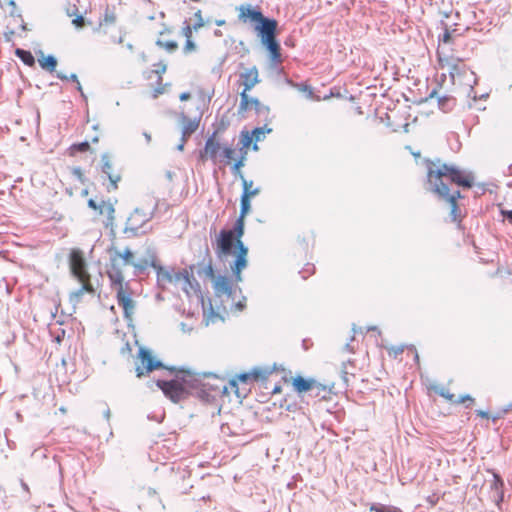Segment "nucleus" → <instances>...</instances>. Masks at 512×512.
I'll use <instances>...</instances> for the list:
<instances>
[{
  "label": "nucleus",
  "mask_w": 512,
  "mask_h": 512,
  "mask_svg": "<svg viewBox=\"0 0 512 512\" xmlns=\"http://www.w3.org/2000/svg\"><path fill=\"white\" fill-rule=\"evenodd\" d=\"M157 209H158V200L156 201L152 210L149 213L144 212L140 208H135L133 210V212L131 213L130 217L128 218V223L136 222L135 221L136 217L139 215H141L143 218L140 221V223H132L131 226H125V228L123 230L124 234H126L128 238H135V237H139V236H142V235L150 232L152 230V227H150L149 229H143V228L151 219H153V217L156 214Z\"/></svg>",
  "instance_id": "nucleus-5"
},
{
  "label": "nucleus",
  "mask_w": 512,
  "mask_h": 512,
  "mask_svg": "<svg viewBox=\"0 0 512 512\" xmlns=\"http://www.w3.org/2000/svg\"><path fill=\"white\" fill-rule=\"evenodd\" d=\"M454 105L455 99L451 96H442L438 98V106L444 112L452 110Z\"/></svg>",
  "instance_id": "nucleus-27"
},
{
  "label": "nucleus",
  "mask_w": 512,
  "mask_h": 512,
  "mask_svg": "<svg viewBox=\"0 0 512 512\" xmlns=\"http://www.w3.org/2000/svg\"><path fill=\"white\" fill-rule=\"evenodd\" d=\"M35 53L37 55V61L43 70L49 73H53L56 71L57 58L54 55H45L42 50H38Z\"/></svg>",
  "instance_id": "nucleus-21"
},
{
  "label": "nucleus",
  "mask_w": 512,
  "mask_h": 512,
  "mask_svg": "<svg viewBox=\"0 0 512 512\" xmlns=\"http://www.w3.org/2000/svg\"><path fill=\"white\" fill-rule=\"evenodd\" d=\"M101 162H102L101 171L107 175L113 189H116L117 183L120 181L121 177L119 175H113L111 173L112 164H111L110 156L108 153H103L101 155Z\"/></svg>",
  "instance_id": "nucleus-22"
},
{
  "label": "nucleus",
  "mask_w": 512,
  "mask_h": 512,
  "mask_svg": "<svg viewBox=\"0 0 512 512\" xmlns=\"http://www.w3.org/2000/svg\"><path fill=\"white\" fill-rule=\"evenodd\" d=\"M113 257H116L117 260L119 258H121L124 262V264H131L134 263L132 261V258H133V253L132 251L130 250V248H126L123 253H119V252H116L115 255Z\"/></svg>",
  "instance_id": "nucleus-33"
},
{
  "label": "nucleus",
  "mask_w": 512,
  "mask_h": 512,
  "mask_svg": "<svg viewBox=\"0 0 512 512\" xmlns=\"http://www.w3.org/2000/svg\"><path fill=\"white\" fill-rule=\"evenodd\" d=\"M292 385L294 390L299 393L313 392L315 389L326 391L325 385L317 382L313 378H304L301 375H297L293 378Z\"/></svg>",
  "instance_id": "nucleus-11"
},
{
  "label": "nucleus",
  "mask_w": 512,
  "mask_h": 512,
  "mask_svg": "<svg viewBox=\"0 0 512 512\" xmlns=\"http://www.w3.org/2000/svg\"><path fill=\"white\" fill-rule=\"evenodd\" d=\"M85 292L79 287L76 291L71 293V301L79 302Z\"/></svg>",
  "instance_id": "nucleus-51"
},
{
  "label": "nucleus",
  "mask_w": 512,
  "mask_h": 512,
  "mask_svg": "<svg viewBox=\"0 0 512 512\" xmlns=\"http://www.w3.org/2000/svg\"><path fill=\"white\" fill-rule=\"evenodd\" d=\"M196 50V44L191 40V38L186 39L183 52L184 53H190L192 51Z\"/></svg>",
  "instance_id": "nucleus-45"
},
{
  "label": "nucleus",
  "mask_w": 512,
  "mask_h": 512,
  "mask_svg": "<svg viewBox=\"0 0 512 512\" xmlns=\"http://www.w3.org/2000/svg\"><path fill=\"white\" fill-rule=\"evenodd\" d=\"M436 95H437V89H436V88H434V89L429 93V95L424 99V101H428L429 99L434 98Z\"/></svg>",
  "instance_id": "nucleus-63"
},
{
  "label": "nucleus",
  "mask_w": 512,
  "mask_h": 512,
  "mask_svg": "<svg viewBox=\"0 0 512 512\" xmlns=\"http://www.w3.org/2000/svg\"><path fill=\"white\" fill-rule=\"evenodd\" d=\"M491 494H492L491 495L492 499L494 500L496 505L499 507L501 502H503V500H504V489H501L499 491L491 492Z\"/></svg>",
  "instance_id": "nucleus-42"
},
{
  "label": "nucleus",
  "mask_w": 512,
  "mask_h": 512,
  "mask_svg": "<svg viewBox=\"0 0 512 512\" xmlns=\"http://www.w3.org/2000/svg\"><path fill=\"white\" fill-rule=\"evenodd\" d=\"M476 415L481 418H486V419L489 418V413L487 411H483V410H476Z\"/></svg>",
  "instance_id": "nucleus-59"
},
{
  "label": "nucleus",
  "mask_w": 512,
  "mask_h": 512,
  "mask_svg": "<svg viewBox=\"0 0 512 512\" xmlns=\"http://www.w3.org/2000/svg\"><path fill=\"white\" fill-rule=\"evenodd\" d=\"M107 275L112 287H114L116 290L117 288H126V283L124 284V276L120 266L117 263L116 257L110 258V268L107 270Z\"/></svg>",
  "instance_id": "nucleus-15"
},
{
  "label": "nucleus",
  "mask_w": 512,
  "mask_h": 512,
  "mask_svg": "<svg viewBox=\"0 0 512 512\" xmlns=\"http://www.w3.org/2000/svg\"><path fill=\"white\" fill-rule=\"evenodd\" d=\"M218 130H215L206 140L204 151L200 152L201 159L204 158V155H209V158L213 161H216L218 150L220 149V144L215 140Z\"/></svg>",
  "instance_id": "nucleus-19"
},
{
  "label": "nucleus",
  "mask_w": 512,
  "mask_h": 512,
  "mask_svg": "<svg viewBox=\"0 0 512 512\" xmlns=\"http://www.w3.org/2000/svg\"><path fill=\"white\" fill-rule=\"evenodd\" d=\"M391 351L393 352V355L396 358L398 355H400L404 352V346L401 345V346L392 347Z\"/></svg>",
  "instance_id": "nucleus-54"
},
{
  "label": "nucleus",
  "mask_w": 512,
  "mask_h": 512,
  "mask_svg": "<svg viewBox=\"0 0 512 512\" xmlns=\"http://www.w3.org/2000/svg\"><path fill=\"white\" fill-rule=\"evenodd\" d=\"M314 271H315L314 265L313 264H307L306 268L303 271H301L300 273L302 274V278L306 279L307 276L313 274Z\"/></svg>",
  "instance_id": "nucleus-49"
},
{
  "label": "nucleus",
  "mask_w": 512,
  "mask_h": 512,
  "mask_svg": "<svg viewBox=\"0 0 512 512\" xmlns=\"http://www.w3.org/2000/svg\"><path fill=\"white\" fill-rule=\"evenodd\" d=\"M7 5L9 7V14L12 16V17H20V13L17 12V7H16V3L14 0H9L7 2Z\"/></svg>",
  "instance_id": "nucleus-44"
},
{
  "label": "nucleus",
  "mask_w": 512,
  "mask_h": 512,
  "mask_svg": "<svg viewBox=\"0 0 512 512\" xmlns=\"http://www.w3.org/2000/svg\"><path fill=\"white\" fill-rule=\"evenodd\" d=\"M240 79L242 80V84L244 86L243 91L251 90L256 84L260 82L257 67L253 66L245 72L241 73Z\"/></svg>",
  "instance_id": "nucleus-20"
},
{
  "label": "nucleus",
  "mask_w": 512,
  "mask_h": 512,
  "mask_svg": "<svg viewBox=\"0 0 512 512\" xmlns=\"http://www.w3.org/2000/svg\"><path fill=\"white\" fill-rule=\"evenodd\" d=\"M235 150L230 146H224L221 156L226 160L225 163L229 164L230 160L234 159Z\"/></svg>",
  "instance_id": "nucleus-37"
},
{
  "label": "nucleus",
  "mask_w": 512,
  "mask_h": 512,
  "mask_svg": "<svg viewBox=\"0 0 512 512\" xmlns=\"http://www.w3.org/2000/svg\"><path fill=\"white\" fill-rule=\"evenodd\" d=\"M267 132V133H270L272 132V128H269L267 127V125H264L263 127H255L253 130H252V135L254 137V145H253V150H257L258 149V145H257V142L261 141L262 138H263V135L264 133Z\"/></svg>",
  "instance_id": "nucleus-26"
},
{
  "label": "nucleus",
  "mask_w": 512,
  "mask_h": 512,
  "mask_svg": "<svg viewBox=\"0 0 512 512\" xmlns=\"http://www.w3.org/2000/svg\"><path fill=\"white\" fill-rule=\"evenodd\" d=\"M90 149V144L88 141H83L79 143H74L71 145V152H86Z\"/></svg>",
  "instance_id": "nucleus-35"
},
{
  "label": "nucleus",
  "mask_w": 512,
  "mask_h": 512,
  "mask_svg": "<svg viewBox=\"0 0 512 512\" xmlns=\"http://www.w3.org/2000/svg\"><path fill=\"white\" fill-rule=\"evenodd\" d=\"M154 66L156 67L154 72L159 75V80H162L161 75L166 72V69H167L166 64L163 62H159V63L155 64Z\"/></svg>",
  "instance_id": "nucleus-46"
},
{
  "label": "nucleus",
  "mask_w": 512,
  "mask_h": 512,
  "mask_svg": "<svg viewBox=\"0 0 512 512\" xmlns=\"http://www.w3.org/2000/svg\"><path fill=\"white\" fill-rule=\"evenodd\" d=\"M213 289L217 297L225 295L230 298L235 292L231 280L225 275H217L213 279Z\"/></svg>",
  "instance_id": "nucleus-13"
},
{
  "label": "nucleus",
  "mask_w": 512,
  "mask_h": 512,
  "mask_svg": "<svg viewBox=\"0 0 512 512\" xmlns=\"http://www.w3.org/2000/svg\"><path fill=\"white\" fill-rule=\"evenodd\" d=\"M56 77L64 81H68V76L63 74L62 72H57Z\"/></svg>",
  "instance_id": "nucleus-64"
},
{
  "label": "nucleus",
  "mask_w": 512,
  "mask_h": 512,
  "mask_svg": "<svg viewBox=\"0 0 512 512\" xmlns=\"http://www.w3.org/2000/svg\"><path fill=\"white\" fill-rule=\"evenodd\" d=\"M88 206L94 210H99V207H101V205H98L94 199L88 200Z\"/></svg>",
  "instance_id": "nucleus-56"
},
{
  "label": "nucleus",
  "mask_w": 512,
  "mask_h": 512,
  "mask_svg": "<svg viewBox=\"0 0 512 512\" xmlns=\"http://www.w3.org/2000/svg\"><path fill=\"white\" fill-rule=\"evenodd\" d=\"M148 266L152 267L157 271V267H161L162 265L159 264L157 257L155 255L151 256V259L148 260Z\"/></svg>",
  "instance_id": "nucleus-52"
},
{
  "label": "nucleus",
  "mask_w": 512,
  "mask_h": 512,
  "mask_svg": "<svg viewBox=\"0 0 512 512\" xmlns=\"http://www.w3.org/2000/svg\"><path fill=\"white\" fill-rule=\"evenodd\" d=\"M185 143H186V139H185L184 137H181V139H180V143L177 145L176 149H177L178 151H183V150H184Z\"/></svg>",
  "instance_id": "nucleus-61"
},
{
  "label": "nucleus",
  "mask_w": 512,
  "mask_h": 512,
  "mask_svg": "<svg viewBox=\"0 0 512 512\" xmlns=\"http://www.w3.org/2000/svg\"><path fill=\"white\" fill-rule=\"evenodd\" d=\"M116 21V16L113 12H110L109 9H106L104 14V22L107 24H114Z\"/></svg>",
  "instance_id": "nucleus-47"
},
{
  "label": "nucleus",
  "mask_w": 512,
  "mask_h": 512,
  "mask_svg": "<svg viewBox=\"0 0 512 512\" xmlns=\"http://www.w3.org/2000/svg\"><path fill=\"white\" fill-rule=\"evenodd\" d=\"M241 136V143L242 148L240 149V152L246 151L245 148L249 147L252 141L254 140V137L252 133H249L248 131L243 130L240 134Z\"/></svg>",
  "instance_id": "nucleus-32"
},
{
  "label": "nucleus",
  "mask_w": 512,
  "mask_h": 512,
  "mask_svg": "<svg viewBox=\"0 0 512 512\" xmlns=\"http://www.w3.org/2000/svg\"><path fill=\"white\" fill-rule=\"evenodd\" d=\"M435 392L439 396H441V397L445 398L446 400H448L449 402L455 404L456 396L453 393H451L448 389H446L444 387H439V388L435 389Z\"/></svg>",
  "instance_id": "nucleus-34"
},
{
  "label": "nucleus",
  "mask_w": 512,
  "mask_h": 512,
  "mask_svg": "<svg viewBox=\"0 0 512 512\" xmlns=\"http://www.w3.org/2000/svg\"><path fill=\"white\" fill-rule=\"evenodd\" d=\"M114 212H115V209L111 203H105L104 201H102L101 207H99L100 214L106 213L110 219H113Z\"/></svg>",
  "instance_id": "nucleus-36"
},
{
  "label": "nucleus",
  "mask_w": 512,
  "mask_h": 512,
  "mask_svg": "<svg viewBox=\"0 0 512 512\" xmlns=\"http://www.w3.org/2000/svg\"><path fill=\"white\" fill-rule=\"evenodd\" d=\"M500 213L503 216L504 220L509 222L512 219V210L501 209Z\"/></svg>",
  "instance_id": "nucleus-53"
},
{
  "label": "nucleus",
  "mask_w": 512,
  "mask_h": 512,
  "mask_svg": "<svg viewBox=\"0 0 512 512\" xmlns=\"http://www.w3.org/2000/svg\"><path fill=\"white\" fill-rule=\"evenodd\" d=\"M194 269L195 265L192 264L189 266L187 277L183 280L182 290L188 297H190L192 291L197 297L203 299L200 283L193 275Z\"/></svg>",
  "instance_id": "nucleus-14"
},
{
  "label": "nucleus",
  "mask_w": 512,
  "mask_h": 512,
  "mask_svg": "<svg viewBox=\"0 0 512 512\" xmlns=\"http://www.w3.org/2000/svg\"><path fill=\"white\" fill-rule=\"evenodd\" d=\"M73 174H74L75 176H77L79 180H81V181H82V176H83V174H82V171H81V168H80V167H76V168H74V169H73Z\"/></svg>",
  "instance_id": "nucleus-58"
},
{
  "label": "nucleus",
  "mask_w": 512,
  "mask_h": 512,
  "mask_svg": "<svg viewBox=\"0 0 512 512\" xmlns=\"http://www.w3.org/2000/svg\"><path fill=\"white\" fill-rule=\"evenodd\" d=\"M370 511L374 512H402V510L398 507L392 505H386L382 503H372L370 506Z\"/></svg>",
  "instance_id": "nucleus-28"
},
{
  "label": "nucleus",
  "mask_w": 512,
  "mask_h": 512,
  "mask_svg": "<svg viewBox=\"0 0 512 512\" xmlns=\"http://www.w3.org/2000/svg\"><path fill=\"white\" fill-rule=\"evenodd\" d=\"M275 368V364L271 369L254 367L250 372H242L240 374H237L233 379L230 380V386L232 388H236V393H238V382H241L243 384H249L252 382L265 381L267 380L269 375L272 374ZM237 395L239 396V394Z\"/></svg>",
  "instance_id": "nucleus-7"
},
{
  "label": "nucleus",
  "mask_w": 512,
  "mask_h": 512,
  "mask_svg": "<svg viewBox=\"0 0 512 512\" xmlns=\"http://www.w3.org/2000/svg\"><path fill=\"white\" fill-rule=\"evenodd\" d=\"M181 122L183 123L181 137H184L187 140V138L198 129L200 118L190 119L188 116L182 113Z\"/></svg>",
  "instance_id": "nucleus-23"
},
{
  "label": "nucleus",
  "mask_w": 512,
  "mask_h": 512,
  "mask_svg": "<svg viewBox=\"0 0 512 512\" xmlns=\"http://www.w3.org/2000/svg\"><path fill=\"white\" fill-rule=\"evenodd\" d=\"M194 16L196 18V22L193 24V29L195 31H197L198 29H200L201 27L204 26V21L202 18L201 10H198L197 12H195Z\"/></svg>",
  "instance_id": "nucleus-43"
},
{
  "label": "nucleus",
  "mask_w": 512,
  "mask_h": 512,
  "mask_svg": "<svg viewBox=\"0 0 512 512\" xmlns=\"http://www.w3.org/2000/svg\"><path fill=\"white\" fill-rule=\"evenodd\" d=\"M244 232L243 228L241 231L235 230V224L231 229L220 230L216 238L215 254L221 262L226 261L232 254L236 256L242 252L244 256H248V247L242 241Z\"/></svg>",
  "instance_id": "nucleus-4"
},
{
  "label": "nucleus",
  "mask_w": 512,
  "mask_h": 512,
  "mask_svg": "<svg viewBox=\"0 0 512 512\" xmlns=\"http://www.w3.org/2000/svg\"><path fill=\"white\" fill-rule=\"evenodd\" d=\"M302 90L305 92H308L309 98L313 97V91H312L311 86L304 84V85H302Z\"/></svg>",
  "instance_id": "nucleus-57"
},
{
  "label": "nucleus",
  "mask_w": 512,
  "mask_h": 512,
  "mask_svg": "<svg viewBox=\"0 0 512 512\" xmlns=\"http://www.w3.org/2000/svg\"><path fill=\"white\" fill-rule=\"evenodd\" d=\"M249 105H252L258 114H269L268 106L263 105L258 98L249 97L247 91H242L240 93V105L238 108V113L242 114L243 112L247 111Z\"/></svg>",
  "instance_id": "nucleus-12"
},
{
  "label": "nucleus",
  "mask_w": 512,
  "mask_h": 512,
  "mask_svg": "<svg viewBox=\"0 0 512 512\" xmlns=\"http://www.w3.org/2000/svg\"><path fill=\"white\" fill-rule=\"evenodd\" d=\"M89 275L84 276V280H82V285L80 286L83 292H87L90 294H94L95 290L93 288V285L89 281Z\"/></svg>",
  "instance_id": "nucleus-39"
},
{
  "label": "nucleus",
  "mask_w": 512,
  "mask_h": 512,
  "mask_svg": "<svg viewBox=\"0 0 512 512\" xmlns=\"http://www.w3.org/2000/svg\"><path fill=\"white\" fill-rule=\"evenodd\" d=\"M439 200L445 201L450 204V216L453 222L460 221V209L457 205V200L462 198L461 192L459 190H454L452 193H448V195L435 194Z\"/></svg>",
  "instance_id": "nucleus-16"
},
{
  "label": "nucleus",
  "mask_w": 512,
  "mask_h": 512,
  "mask_svg": "<svg viewBox=\"0 0 512 512\" xmlns=\"http://www.w3.org/2000/svg\"><path fill=\"white\" fill-rule=\"evenodd\" d=\"M239 19L243 22L255 23V31L260 38L262 46L268 51L270 60L274 64L282 62L281 46L277 40V27L278 22L274 18H269L263 15L258 6L252 7L251 5H240Z\"/></svg>",
  "instance_id": "nucleus-1"
},
{
  "label": "nucleus",
  "mask_w": 512,
  "mask_h": 512,
  "mask_svg": "<svg viewBox=\"0 0 512 512\" xmlns=\"http://www.w3.org/2000/svg\"><path fill=\"white\" fill-rule=\"evenodd\" d=\"M189 268L188 269H183L182 271H175V269L173 268V272H172V283L173 282H178V281H183L185 277H187V272H188Z\"/></svg>",
  "instance_id": "nucleus-40"
},
{
  "label": "nucleus",
  "mask_w": 512,
  "mask_h": 512,
  "mask_svg": "<svg viewBox=\"0 0 512 512\" xmlns=\"http://www.w3.org/2000/svg\"><path fill=\"white\" fill-rule=\"evenodd\" d=\"M442 40L445 43H449L451 41V35H450L448 30H445V32L443 34V37H442Z\"/></svg>",
  "instance_id": "nucleus-60"
},
{
  "label": "nucleus",
  "mask_w": 512,
  "mask_h": 512,
  "mask_svg": "<svg viewBox=\"0 0 512 512\" xmlns=\"http://www.w3.org/2000/svg\"><path fill=\"white\" fill-rule=\"evenodd\" d=\"M474 180L472 172H465L454 164L440 163V159H437L435 169L430 164L428 165L427 190L434 194L448 195V193H452L448 182L464 189H470L474 185Z\"/></svg>",
  "instance_id": "nucleus-3"
},
{
  "label": "nucleus",
  "mask_w": 512,
  "mask_h": 512,
  "mask_svg": "<svg viewBox=\"0 0 512 512\" xmlns=\"http://www.w3.org/2000/svg\"><path fill=\"white\" fill-rule=\"evenodd\" d=\"M245 302H246V297H245V296H242V299H241V300H239V301L235 304V307H236L238 310L242 311V310L246 307Z\"/></svg>",
  "instance_id": "nucleus-55"
},
{
  "label": "nucleus",
  "mask_w": 512,
  "mask_h": 512,
  "mask_svg": "<svg viewBox=\"0 0 512 512\" xmlns=\"http://www.w3.org/2000/svg\"><path fill=\"white\" fill-rule=\"evenodd\" d=\"M85 23V19L82 15H76V17L72 20V24L76 28H82Z\"/></svg>",
  "instance_id": "nucleus-50"
},
{
  "label": "nucleus",
  "mask_w": 512,
  "mask_h": 512,
  "mask_svg": "<svg viewBox=\"0 0 512 512\" xmlns=\"http://www.w3.org/2000/svg\"><path fill=\"white\" fill-rule=\"evenodd\" d=\"M185 26L182 28V34L186 39L192 38L193 26H190L187 21L184 22Z\"/></svg>",
  "instance_id": "nucleus-48"
},
{
  "label": "nucleus",
  "mask_w": 512,
  "mask_h": 512,
  "mask_svg": "<svg viewBox=\"0 0 512 512\" xmlns=\"http://www.w3.org/2000/svg\"><path fill=\"white\" fill-rule=\"evenodd\" d=\"M116 298L118 305L123 309L124 319L128 323L132 322V315L134 314L136 303L131 298L128 283H126V288H117Z\"/></svg>",
  "instance_id": "nucleus-9"
},
{
  "label": "nucleus",
  "mask_w": 512,
  "mask_h": 512,
  "mask_svg": "<svg viewBox=\"0 0 512 512\" xmlns=\"http://www.w3.org/2000/svg\"><path fill=\"white\" fill-rule=\"evenodd\" d=\"M247 265V256H244L242 252L239 255H236V257L234 258L233 262L230 265L232 275L236 283L242 282V271L247 267Z\"/></svg>",
  "instance_id": "nucleus-18"
},
{
  "label": "nucleus",
  "mask_w": 512,
  "mask_h": 512,
  "mask_svg": "<svg viewBox=\"0 0 512 512\" xmlns=\"http://www.w3.org/2000/svg\"><path fill=\"white\" fill-rule=\"evenodd\" d=\"M190 97H191V94L189 92H182L179 96V99L181 101H186V100L190 99Z\"/></svg>",
  "instance_id": "nucleus-62"
},
{
  "label": "nucleus",
  "mask_w": 512,
  "mask_h": 512,
  "mask_svg": "<svg viewBox=\"0 0 512 512\" xmlns=\"http://www.w3.org/2000/svg\"><path fill=\"white\" fill-rule=\"evenodd\" d=\"M211 372L194 373L190 370L181 369L174 379L157 380L156 385L162 390L165 397L173 403H179L186 399L193 390L197 391L199 398L208 401L210 395L206 391L205 378L212 376Z\"/></svg>",
  "instance_id": "nucleus-2"
},
{
  "label": "nucleus",
  "mask_w": 512,
  "mask_h": 512,
  "mask_svg": "<svg viewBox=\"0 0 512 512\" xmlns=\"http://www.w3.org/2000/svg\"><path fill=\"white\" fill-rule=\"evenodd\" d=\"M493 475V481L490 484V490L491 492L499 491L501 489H504V481L499 473L492 471Z\"/></svg>",
  "instance_id": "nucleus-31"
},
{
  "label": "nucleus",
  "mask_w": 512,
  "mask_h": 512,
  "mask_svg": "<svg viewBox=\"0 0 512 512\" xmlns=\"http://www.w3.org/2000/svg\"><path fill=\"white\" fill-rule=\"evenodd\" d=\"M172 272L173 267H157V284L160 288L164 289L166 284L172 283Z\"/></svg>",
  "instance_id": "nucleus-24"
},
{
  "label": "nucleus",
  "mask_w": 512,
  "mask_h": 512,
  "mask_svg": "<svg viewBox=\"0 0 512 512\" xmlns=\"http://www.w3.org/2000/svg\"><path fill=\"white\" fill-rule=\"evenodd\" d=\"M204 259L199 262L197 265H195V268L197 267V274L198 276H205L209 279H214L216 277L215 271L212 264V259L209 253V249L206 248Z\"/></svg>",
  "instance_id": "nucleus-17"
},
{
  "label": "nucleus",
  "mask_w": 512,
  "mask_h": 512,
  "mask_svg": "<svg viewBox=\"0 0 512 512\" xmlns=\"http://www.w3.org/2000/svg\"><path fill=\"white\" fill-rule=\"evenodd\" d=\"M466 402H469L466 405V408H470L472 406V404L474 403V398H472L471 395H469V394H465V395L460 396L459 398H456L455 404H461V403H466Z\"/></svg>",
  "instance_id": "nucleus-41"
},
{
  "label": "nucleus",
  "mask_w": 512,
  "mask_h": 512,
  "mask_svg": "<svg viewBox=\"0 0 512 512\" xmlns=\"http://www.w3.org/2000/svg\"><path fill=\"white\" fill-rule=\"evenodd\" d=\"M138 358L142 366L136 367V376L141 378L145 373L153 372L160 368H165L164 364L156 359L150 349L140 347L138 350Z\"/></svg>",
  "instance_id": "nucleus-8"
},
{
  "label": "nucleus",
  "mask_w": 512,
  "mask_h": 512,
  "mask_svg": "<svg viewBox=\"0 0 512 512\" xmlns=\"http://www.w3.org/2000/svg\"><path fill=\"white\" fill-rule=\"evenodd\" d=\"M252 184L253 181L243 179V191L240 197V212L238 218L234 222L235 230L237 231H241L242 228L245 229V217L251 210L250 198L256 196L260 192L259 188H255L252 191H248V187H251Z\"/></svg>",
  "instance_id": "nucleus-6"
},
{
  "label": "nucleus",
  "mask_w": 512,
  "mask_h": 512,
  "mask_svg": "<svg viewBox=\"0 0 512 512\" xmlns=\"http://www.w3.org/2000/svg\"><path fill=\"white\" fill-rule=\"evenodd\" d=\"M69 266L72 275L78 280H84V276H88L86 269V260L83 253L79 249H74L69 255Z\"/></svg>",
  "instance_id": "nucleus-10"
},
{
  "label": "nucleus",
  "mask_w": 512,
  "mask_h": 512,
  "mask_svg": "<svg viewBox=\"0 0 512 512\" xmlns=\"http://www.w3.org/2000/svg\"><path fill=\"white\" fill-rule=\"evenodd\" d=\"M240 154V157L233 163L231 171L233 175L238 176L243 181L245 177L241 171V168L245 165L247 151L240 152Z\"/></svg>",
  "instance_id": "nucleus-25"
},
{
  "label": "nucleus",
  "mask_w": 512,
  "mask_h": 512,
  "mask_svg": "<svg viewBox=\"0 0 512 512\" xmlns=\"http://www.w3.org/2000/svg\"><path fill=\"white\" fill-rule=\"evenodd\" d=\"M155 44L158 47L164 48L168 53H173L178 48V43L174 40L163 41L161 39H157Z\"/></svg>",
  "instance_id": "nucleus-30"
},
{
  "label": "nucleus",
  "mask_w": 512,
  "mask_h": 512,
  "mask_svg": "<svg viewBox=\"0 0 512 512\" xmlns=\"http://www.w3.org/2000/svg\"><path fill=\"white\" fill-rule=\"evenodd\" d=\"M135 268V274H142L148 267V259H143L138 262L132 263Z\"/></svg>",
  "instance_id": "nucleus-38"
},
{
  "label": "nucleus",
  "mask_w": 512,
  "mask_h": 512,
  "mask_svg": "<svg viewBox=\"0 0 512 512\" xmlns=\"http://www.w3.org/2000/svg\"><path fill=\"white\" fill-rule=\"evenodd\" d=\"M15 55L20 58L25 65L32 67V52L17 48L15 50Z\"/></svg>",
  "instance_id": "nucleus-29"
}]
</instances>
